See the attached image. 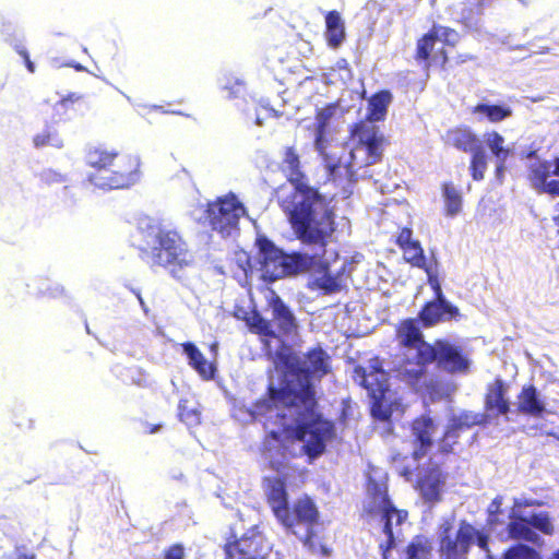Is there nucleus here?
Returning a JSON list of instances; mask_svg holds the SVG:
<instances>
[{
	"instance_id": "nucleus-18",
	"label": "nucleus",
	"mask_w": 559,
	"mask_h": 559,
	"mask_svg": "<svg viewBox=\"0 0 559 559\" xmlns=\"http://www.w3.org/2000/svg\"><path fill=\"white\" fill-rule=\"evenodd\" d=\"M447 474L437 464L427 467L416 480V489L427 503L441 500V492L445 485Z\"/></svg>"
},
{
	"instance_id": "nucleus-21",
	"label": "nucleus",
	"mask_w": 559,
	"mask_h": 559,
	"mask_svg": "<svg viewBox=\"0 0 559 559\" xmlns=\"http://www.w3.org/2000/svg\"><path fill=\"white\" fill-rule=\"evenodd\" d=\"M412 435L418 442V448L413 452L415 460L424 457L432 445V437L436 432L433 419L428 415L416 417L411 424Z\"/></svg>"
},
{
	"instance_id": "nucleus-39",
	"label": "nucleus",
	"mask_w": 559,
	"mask_h": 559,
	"mask_svg": "<svg viewBox=\"0 0 559 559\" xmlns=\"http://www.w3.org/2000/svg\"><path fill=\"white\" fill-rule=\"evenodd\" d=\"M471 174L475 180H480L485 176L487 168V157L484 148L480 146L472 153Z\"/></svg>"
},
{
	"instance_id": "nucleus-25",
	"label": "nucleus",
	"mask_w": 559,
	"mask_h": 559,
	"mask_svg": "<svg viewBox=\"0 0 559 559\" xmlns=\"http://www.w3.org/2000/svg\"><path fill=\"white\" fill-rule=\"evenodd\" d=\"M518 412L533 417H542L546 406L533 384L524 385L518 395Z\"/></svg>"
},
{
	"instance_id": "nucleus-26",
	"label": "nucleus",
	"mask_w": 559,
	"mask_h": 559,
	"mask_svg": "<svg viewBox=\"0 0 559 559\" xmlns=\"http://www.w3.org/2000/svg\"><path fill=\"white\" fill-rule=\"evenodd\" d=\"M476 420H469L465 414L452 418L448 425L442 438L439 440V451L442 454H449L453 451V445L457 442L460 432L475 425Z\"/></svg>"
},
{
	"instance_id": "nucleus-50",
	"label": "nucleus",
	"mask_w": 559,
	"mask_h": 559,
	"mask_svg": "<svg viewBox=\"0 0 559 559\" xmlns=\"http://www.w3.org/2000/svg\"><path fill=\"white\" fill-rule=\"evenodd\" d=\"M81 100H83V96L82 95H78V94L71 93V94H68L67 96H64L60 100V104L63 107H68L69 104H73L75 102H81Z\"/></svg>"
},
{
	"instance_id": "nucleus-52",
	"label": "nucleus",
	"mask_w": 559,
	"mask_h": 559,
	"mask_svg": "<svg viewBox=\"0 0 559 559\" xmlns=\"http://www.w3.org/2000/svg\"><path fill=\"white\" fill-rule=\"evenodd\" d=\"M160 428V425H146V432L155 433Z\"/></svg>"
},
{
	"instance_id": "nucleus-42",
	"label": "nucleus",
	"mask_w": 559,
	"mask_h": 559,
	"mask_svg": "<svg viewBox=\"0 0 559 559\" xmlns=\"http://www.w3.org/2000/svg\"><path fill=\"white\" fill-rule=\"evenodd\" d=\"M330 169V177L329 179L337 186L338 177H341L343 174L346 176V179L349 185H353L355 181L353 178V173L350 171L348 165H331L329 167Z\"/></svg>"
},
{
	"instance_id": "nucleus-36",
	"label": "nucleus",
	"mask_w": 559,
	"mask_h": 559,
	"mask_svg": "<svg viewBox=\"0 0 559 559\" xmlns=\"http://www.w3.org/2000/svg\"><path fill=\"white\" fill-rule=\"evenodd\" d=\"M33 144L36 148L52 146L62 148L64 143L58 131L52 127H46L41 132L33 136Z\"/></svg>"
},
{
	"instance_id": "nucleus-5",
	"label": "nucleus",
	"mask_w": 559,
	"mask_h": 559,
	"mask_svg": "<svg viewBox=\"0 0 559 559\" xmlns=\"http://www.w3.org/2000/svg\"><path fill=\"white\" fill-rule=\"evenodd\" d=\"M140 257L151 267H162L176 281L183 282L195 265V257L188 242L175 229L150 225Z\"/></svg>"
},
{
	"instance_id": "nucleus-49",
	"label": "nucleus",
	"mask_w": 559,
	"mask_h": 559,
	"mask_svg": "<svg viewBox=\"0 0 559 559\" xmlns=\"http://www.w3.org/2000/svg\"><path fill=\"white\" fill-rule=\"evenodd\" d=\"M17 52L19 55L23 58L24 60V63L27 68V70L33 73L35 71V64L33 63V61L31 60L29 58V55L27 52V50L25 48H19L17 49Z\"/></svg>"
},
{
	"instance_id": "nucleus-8",
	"label": "nucleus",
	"mask_w": 559,
	"mask_h": 559,
	"mask_svg": "<svg viewBox=\"0 0 559 559\" xmlns=\"http://www.w3.org/2000/svg\"><path fill=\"white\" fill-rule=\"evenodd\" d=\"M277 521L292 534L298 535V527H305V534L300 537L301 543L311 551L330 555V549L319 543L317 527L321 524L320 512L316 502L307 495L299 497L280 514Z\"/></svg>"
},
{
	"instance_id": "nucleus-23",
	"label": "nucleus",
	"mask_w": 559,
	"mask_h": 559,
	"mask_svg": "<svg viewBox=\"0 0 559 559\" xmlns=\"http://www.w3.org/2000/svg\"><path fill=\"white\" fill-rule=\"evenodd\" d=\"M491 155L496 158L495 174L499 181H502L503 173L510 168L515 159L516 152L514 145L506 146L504 139L497 132H491Z\"/></svg>"
},
{
	"instance_id": "nucleus-56",
	"label": "nucleus",
	"mask_w": 559,
	"mask_h": 559,
	"mask_svg": "<svg viewBox=\"0 0 559 559\" xmlns=\"http://www.w3.org/2000/svg\"><path fill=\"white\" fill-rule=\"evenodd\" d=\"M487 559H489V555H487Z\"/></svg>"
},
{
	"instance_id": "nucleus-29",
	"label": "nucleus",
	"mask_w": 559,
	"mask_h": 559,
	"mask_svg": "<svg viewBox=\"0 0 559 559\" xmlns=\"http://www.w3.org/2000/svg\"><path fill=\"white\" fill-rule=\"evenodd\" d=\"M445 138L450 145L463 152L473 153L481 146L477 136L466 127H455L448 130Z\"/></svg>"
},
{
	"instance_id": "nucleus-28",
	"label": "nucleus",
	"mask_w": 559,
	"mask_h": 559,
	"mask_svg": "<svg viewBox=\"0 0 559 559\" xmlns=\"http://www.w3.org/2000/svg\"><path fill=\"white\" fill-rule=\"evenodd\" d=\"M325 40L330 48H338L345 39V25L341 14L331 10L325 14Z\"/></svg>"
},
{
	"instance_id": "nucleus-15",
	"label": "nucleus",
	"mask_w": 559,
	"mask_h": 559,
	"mask_svg": "<svg viewBox=\"0 0 559 559\" xmlns=\"http://www.w3.org/2000/svg\"><path fill=\"white\" fill-rule=\"evenodd\" d=\"M330 356L321 346H316L307 350L305 354L304 366H290L293 374L304 378L301 383H311V379L321 380L330 372Z\"/></svg>"
},
{
	"instance_id": "nucleus-48",
	"label": "nucleus",
	"mask_w": 559,
	"mask_h": 559,
	"mask_svg": "<svg viewBox=\"0 0 559 559\" xmlns=\"http://www.w3.org/2000/svg\"><path fill=\"white\" fill-rule=\"evenodd\" d=\"M330 114L324 111H319L317 114L318 124H317V140L319 141L322 138V134L325 129L326 120L329 119Z\"/></svg>"
},
{
	"instance_id": "nucleus-2",
	"label": "nucleus",
	"mask_w": 559,
	"mask_h": 559,
	"mask_svg": "<svg viewBox=\"0 0 559 559\" xmlns=\"http://www.w3.org/2000/svg\"><path fill=\"white\" fill-rule=\"evenodd\" d=\"M259 249V263L263 281L273 283L300 273L313 272L320 274L314 283L326 294L341 292L346 287L354 266L350 261L344 260L335 273H331L329 263L323 259L326 252L320 248V253L308 254L302 252L284 253L272 240L265 236L257 238Z\"/></svg>"
},
{
	"instance_id": "nucleus-38",
	"label": "nucleus",
	"mask_w": 559,
	"mask_h": 559,
	"mask_svg": "<svg viewBox=\"0 0 559 559\" xmlns=\"http://www.w3.org/2000/svg\"><path fill=\"white\" fill-rule=\"evenodd\" d=\"M508 385L501 380H495L493 400H491V409L496 408L498 414L506 415L510 411V402L507 397Z\"/></svg>"
},
{
	"instance_id": "nucleus-54",
	"label": "nucleus",
	"mask_w": 559,
	"mask_h": 559,
	"mask_svg": "<svg viewBox=\"0 0 559 559\" xmlns=\"http://www.w3.org/2000/svg\"><path fill=\"white\" fill-rule=\"evenodd\" d=\"M486 404H489V394L486 395Z\"/></svg>"
},
{
	"instance_id": "nucleus-31",
	"label": "nucleus",
	"mask_w": 559,
	"mask_h": 559,
	"mask_svg": "<svg viewBox=\"0 0 559 559\" xmlns=\"http://www.w3.org/2000/svg\"><path fill=\"white\" fill-rule=\"evenodd\" d=\"M392 95L389 91H380L373 94L368 100L367 120L381 121L385 118Z\"/></svg>"
},
{
	"instance_id": "nucleus-45",
	"label": "nucleus",
	"mask_w": 559,
	"mask_h": 559,
	"mask_svg": "<svg viewBox=\"0 0 559 559\" xmlns=\"http://www.w3.org/2000/svg\"><path fill=\"white\" fill-rule=\"evenodd\" d=\"M14 425L21 430H29L34 427V421L26 413L22 412L14 415Z\"/></svg>"
},
{
	"instance_id": "nucleus-1",
	"label": "nucleus",
	"mask_w": 559,
	"mask_h": 559,
	"mask_svg": "<svg viewBox=\"0 0 559 559\" xmlns=\"http://www.w3.org/2000/svg\"><path fill=\"white\" fill-rule=\"evenodd\" d=\"M287 179L294 186L288 194L278 198V205L287 215L297 238L306 245H319L323 250L336 230L333 197H326L307 183L301 171L300 157L294 146L283 153Z\"/></svg>"
},
{
	"instance_id": "nucleus-34",
	"label": "nucleus",
	"mask_w": 559,
	"mask_h": 559,
	"mask_svg": "<svg viewBox=\"0 0 559 559\" xmlns=\"http://www.w3.org/2000/svg\"><path fill=\"white\" fill-rule=\"evenodd\" d=\"M509 535L514 539H523L532 543L538 540V535L532 530L527 518H519L508 524Z\"/></svg>"
},
{
	"instance_id": "nucleus-11",
	"label": "nucleus",
	"mask_w": 559,
	"mask_h": 559,
	"mask_svg": "<svg viewBox=\"0 0 559 559\" xmlns=\"http://www.w3.org/2000/svg\"><path fill=\"white\" fill-rule=\"evenodd\" d=\"M474 543L488 551L489 536L486 533L478 531L471 523L462 521L453 534L452 525L447 522L442 525L439 536L440 559H468V552Z\"/></svg>"
},
{
	"instance_id": "nucleus-14",
	"label": "nucleus",
	"mask_w": 559,
	"mask_h": 559,
	"mask_svg": "<svg viewBox=\"0 0 559 559\" xmlns=\"http://www.w3.org/2000/svg\"><path fill=\"white\" fill-rule=\"evenodd\" d=\"M526 178L538 193L559 197V155L550 160L536 158L528 165Z\"/></svg>"
},
{
	"instance_id": "nucleus-20",
	"label": "nucleus",
	"mask_w": 559,
	"mask_h": 559,
	"mask_svg": "<svg viewBox=\"0 0 559 559\" xmlns=\"http://www.w3.org/2000/svg\"><path fill=\"white\" fill-rule=\"evenodd\" d=\"M305 384L306 383H301L300 385H298V388H293V386L275 388L273 385H269L267 397H261L252 404L253 414L259 415V416H265L274 409L276 403H281L285 407H300L301 402L299 401V397L289 396V399H286V400L280 399L274 393V391L289 390V391L294 392L295 395H298V393L305 388Z\"/></svg>"
},
{
	"instance_id": "nucleus-30",
	"label": "nucleus",
	"mask_w": 559,
	"mask_h": 559,
	"mask_svg": "<svg viewBox=\"0 0 559 559\" xmlns=\"http://www.w3.org/2000/svg\"><path fill=\"white\" fill-rule=\"evenodd\" d=\"M369 503L364 511L367 515L374 516L378 509L394 504L389 496L388 487L378 481H371L368 487Z\"/></svg>"
},
{
	"instance_id": "nucleus-9",
	"label": "nucleus",
	"mask_w": 559,
	"mask_h": 559,
	"mask_svg": "<svg viewBox=\"0 0 559 559\" xmlns=\"http://www.w3.org/2000/svg\"><path fill=\"white\" fill-rule=\"evenodd\" d=\"M354 379L368 391L371 399V415L380 421H389L392 417V404L385 399L390 391L389 373L383 369L382 360L374 356L369 359L368 367L356 366Z\"/></svg>"
},
{
	"instance_id": "nucleus-46",
	"label": "nucleus",
	"mask_w": 559,
	"mask_h": 559,
	"mask_svg": "<svg viewBox=\"0 0 559 559\" xmlns=\"http://www.w3.org/2000/svg\"><path fill=\"white\" fill-rule=\"evenodd\" d=\"M185 548L181 544H173L164 551V559H183Z\"/></svg>"
},
{
	"instance_id": "nucleus-13",
	"label": "nucleus",
	"mask_w": 559,
	"mask_h": 559,
	"mask_svg": "<svg viewBox=\"0 0 559 559\" xmlns=\"http://www.w3.org/2000/svg\"><path fill=\"white\" fill-rule=\"evenodd\" d=\"M224 559H266L272 544L258 526L250 527L239 538L234 536L224 544Z\"/></svg>"
},
{
	"instance_id": "nucleus-53",
	"label": "nucleus",
	"mask_w": 559,
	"mask_h": 559,
	"mask_svg": "<svg viewBox=\"0 0 559 559\" xmlns=\"http://www.w3.org/2000/svg\"><path fill=\"white\" fill-rule=\"evenodd\" d=\"M552 559H559V549L552 554Z\"/></svg>"
},
{
	"instance_id": "nucleus-24",
	"label": "nucleus",
	"mask_w": 559,
	"mask_h": 559,
	"mask_svg": "<svg viewBox=\"0 0 559 559\" xmlns=\"http://www.w3.org/2000/svg\"><path fill=\"white\" fill-rule=\"evenodd\" d=\"M396 338L401 347L416 348L414 360H418V348L427 342L417 325V320L413 318L402 320L396 326Z\"/></svg>"
},
{
	"instance_id": "nucleus-4",
	"label": "nucleus",
	"mask_w": 559,
	"mask_h": 559,
	"mask_svg": "<svg viewBox=\"0 0 559 559\" xmlns=\"http://www.w3.org/2000/svg\"><path fill=\"white\" fill-rule=\"evenodd\" d=\"M84 158L86 166L95 170L87 179L98 189L127 190L141 181L142 163L136 155L98 144L90 146Z\"/></svg>"
},
{
	"instance_id": "nucleus-19",
	"label": "nucleus",
	"mask_w": 559,
	"mask_h": 559,
	"mask_svg": "<svg viewBox=\"0 0 559 559\" xmlns=\"http://www.w3.org/2000/svg\"><path fill=\"white\" fill-rule=\"evenodd\" d=\"M395 243L401 249L406 263L429 272L424 248L420 241L414 238L412 228L402 227L395 237Z\"/></svg>"
},
{
	"instance_id": "nucleus-3",
	"label": "nucleus",
	"mask_w": 559,
	"mask_h": 559,
	"mask_svg": "<svg viewBox=\"0 0 559 559\" xmlns=\"http://www.w3.org/2000/svg\"><path fill=\"white\" fill-rule=\"evenodd\" d=\"M274 393L285 400L289 396L299 397L302 409L298 412V420L295 426H284L280 430H271L265 435L263 450L269 453L277 451L284 455L288 443L302 441V452L310 460L322 455L328 441L334 437L335 430L334 425L318 412L314 385L307 382L298 395L289 390H277Z\"/></svg>"
},
{
	"instance_id": "nucleus-27",
	"label": "nucleus",
	"mask_w": 559,
	"mask_h": 559,
	"mask_svg": "<svg viewBox=\"0 0 559 559\" xmlns=\"http://www.w3.org/2000/svg\"><path fill=\"white\" fill-rule=\"evenodd\" d=\"M185 354L189 359V365L200 374L204 380L214 378L216 368L212 362H209L202 352L191 342L182 344Z\"/></svg>"
},
{
	"instance_id": "nucleus-47",
	"label": "nucleus",
	"mask_w": 559,
	"mask_h": 559,
	"mask_svg": "<svg viewBox=\"0 0 559 559\" xmlns=\"http://www.w3.org/2000/svg\"><path fill=\"white\" fill-rule=\"evenodd\" d=\"M428 274V283L431 287V289L433 290V299H447L444 294H443V290L441 288V284L438 280V277L436 275H432L429 272H427Z\"/></svg>"
},
{
	"instance_id": "nucleus-10",
	"label": "nucleus",
	"mask_w": 559,
	"mask_h": 559,
	"mask_svg": "<svg viewBox=\"0 0 559 559\" xmlns=\"http://www.w3.org/2000/svg\"><path fill=\"white\" fill-rule=\"evenodd\" d=\"M457 39L459 34L455 29L440 24H433L427 33L416 39L413 58L423 68L426 79L429 78L433 62L439 61L441 67L448 63L449 56L443 47H454Z\"/></svg>"
},
{
	"instance_id": "nucleus-7",
	"label": "nucleus",
	"mask_w": 559,
	"mask_h": 559,
	"mask_svg": "<svg viewBox=\"0 0 559 559\" xmlns=\"http://www.w3.org/2000/svg\"><path fill=\"white\" fill-rule=\"evenodd\" d=\"M265 309L270 313V319H265L257 309L242 318L251 333L265 342L298 334L299 324L294 311L274 290L266 297Z\"/></svg>"
},
{
	"instance_id": "nucleus-37",
	"label": "nucleus",
	"mask_w": 559,
	"mask_h": 559,
	"mask_svg": "<svg viewBox=\"0 0 559 559\" xmlns=\"http://www.w3.org/2000/svg\"><path fill=\"white\" fill-rule=\"evenodd\" d=\"M179 419L189 427H195L201 424L200 409L190 403L189 400H180L178 404Z\"/></svg>"
},
{
	"instance_id": "nucleus-22",
	"label": "nucleus",
	"mask_w": 559,
	"mask_h": 559,
	"mask_svg": "<svg viewBox=\"0 0 559 559\" xmlns=\"http://www.w3.org/2000/svg\"><path fill=\"white\" fill-rule=\"evenodd\" d=\"M264 491L266 502L277 519L288 506L285 479L283 477H266L264 479Z\"/></svg>"
},
{
	"instance_id": "nucleus-41",
	"label": "nucleus",
	"mask_w": 559,
	"mask_h": 559,
	"mask_svg": "<svg viewBox=\"0 0 559 559\" xmlns=\"http://www.w3.org/2000/svg\"><path fill=\"white\" fill-rule=\"evenodd\" d=\"M531 526L538 530L539 532L546 535H552L554 526L550 522V519L546 512L534 513L530 518H527Z\"/></svg>"
},
{
	"instance_id": "nucleus-6",
	"label": "nucleus",
	"mask_w": 559,
	"mask_h": 559,
	"mask_svg": "<svg viewBox=\"0 0 559 559\" xmlns=\"http://www.w3.org/2000/svg\"><path fill=\"white\" fill-rule=\"evenodd\" d=\"M432 362L449 373L466 372L469 367V360L462 347L447 340H436L432 344L424 343L418 348V360L404 359L396 372L401 380L417 388L424 383L427 366Z\"/></svg>"
},
{
	"instance_id": "nucleus-44",
	"label": "nucleus",
	"mask_w": 559,
	"mask_h": 559,
	"mask_svg": "<svg viewBox=\"0 0 559 559\" xmlns=\"http://www.w3.org/2000/svg\"><path fill=\"white\" fill-rule=\"evenodd\" d=\"M512 110L508 106L491 105V122L501 121L510 117Z\"/></svg>"
},
{
	"instance_id": "nucleus-33",
	"label": "nucleus",
	"mask_w": 559,
	"mask_h": 559,
	"mask_svg": "<svg viewBox=\"0 0 559 559\" xmlns=\"http://www.w3.org/2000/svg\"><path fill=\"white\" fill-rule=\"evenodd\" d=\"M444 211L447 216H455L462 209V195L453 182L442 183Z\"/></svg>"
},
{
	"instance_id": "nucleus-12",
	"label": "nucleus",
	"mask_w": 559,
	"mask_h": 559,
	"mask_svg": "<svg viewBox=\"0 0 559 559\" xmlns=\"http://www.w3.org/2000/svg\"><path fill=\"white\" fill-rule=\"evenodd\" d=\"M246 212L245 205L230 192L209 202L204 218L212 230L226 237L238 229L239 221Z\"/></svg>"
},
{
	"instance_id": "nucleus-32",
	"label": "nucleus",
	"mask_w": 559,
	"mask_h": 559,
	"mask_svg": "<svg viewBox=\"0 0 559 559\" xmlns=\"http://www.w3.org/2000/svg\"><path fill=\"white\" fill-rule=\"evenodd\" d=\"M359 143L366 148L369 164H374L381 159L384 138L378 134L377 131L371 130L361 133L359 135Z\"/></svg>"
},
{
	"instance_id": "nucleus-43",
	"label": "nucleus",
	"mask_w": 559,
	"mask_h": 559,
	"mask_svg": "<svg viewBox=\"0 0 559 559\" xmlns=\"http://www.w3.org/2000/svg\"><path fill=\"white\" fill-rule=\"evenodd\" d=\"M39 176L40 180L46 185L61 183L66 181V177L53 169H46Z\"/></svg>"
},
{
	"instance_id": "nucleus-55",
	"label": "nucleus",
	"mask_w": 559,
	"mask_h": 559,
	"mask_svg": "<svg viewBox=\"0 0 559 559\" xmlns=\"http://www.w3.org/2000/svg\"><path fill=\"white\" fill-rule=\"evenodd\" d=\"M138 298H139L140 302L142 304V302H143V300H142V297H141V295H140V294H138Z\"/></svg>"
},
{
	"instance_id": "nucleus-57",
	"label": "nucleus",
	"mask_w": 559,
	"mask_h": 559,
	"mask_svg": "<svg viewBox=\"0 0 559 559\" xmlns=\"http://www.w3.org/2000/svg\"><path fill=\"white\" fill-rule=\"evenodd\" d=\"M558 233H559V229H558Z\"/></svg>"
},
{
	"instance_id": "nucleus-16",
	"label": "nucleus",
	"mask_w": 559,
	"mask_h": 559,
	"mask_svg": "<svg viewBox=\"0 0 559 559\" xmlns=\"http://www.w3.org/2000/svg\"><path fill=\"white\" fill-rule=\"evenodd\" d=\"M376 515L379 516L382 533L385 535V539L379 544L381 558L389 559L390 551L395 547L393 523L395 525L403 524L408 518V512L404 509H397L394 504H390L378 509Z\"/></svg>"
},
{
	"instance_id": "nucleus-35",
	"label": "nucleus",
	"mask_w": 559,
	"mask_h": 559,
	"mask_svg": "<svg viewBox=\"0 0 559 559\" xmlns=\"http://www.w3.org/2000/svg\"><path fill=\"white\" fill-rule=\"evenodd\" d=\"M431 554L432 544L423 535H416L406 547L407 559H430Z\"/></svg>"
},
{
	"instance_id": "nucleus-51",
	"label": "nucleus",
	"mask_w": 559,
	"mask_h": 559,
	"mask_svg": "<svg viewBox=\"0 0 559 559\" xmlns=\"http://www.w3.org/2000/svg\"><path fill=\"white\" fill-rule=\"evenodd\" d=\"M473 112H481L485 116L489 117V104H480L473 108Z\"/></svg>"
},
{
	"instance_id": "nucleus-17",
	"label": "nucleus",
	"mask_w": 559,
	"mask_h": 559,
	"mask_svg": "<svg viewBox=\"0 0 559 559\" xmlns=\"http://www.w3.org/2000/svg\"><path fill=\"white\" fill-rule=\"evenodd\" d=\"M460 309L447 299H432L424 304L418 319L424 328H431L440 322L457 320Z\"/></svg>"
},
{
	"instance_id": "nucleus-40",
	"label": "nucleus",
	"mask_w": 559,
	"mask_h": 559,
	"mask_svg": "<svg viewBox=\"0 0 559 559\" xmlns=\"http://www.w3.org/2000/svg\"><path fill=\"white\" fill-rule=\"evenodd\" d=\"M504 559H542L539 554L532 547L516 544L504 552Z\"/></svg>"
}]
</instances>
